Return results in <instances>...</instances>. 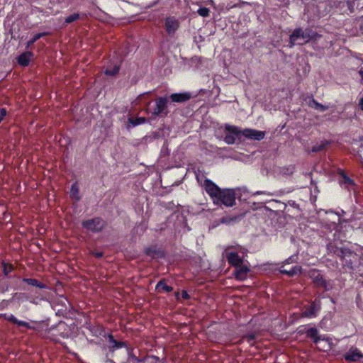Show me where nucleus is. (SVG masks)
<instances>
[{
    "label": "nucleus",
    "mask_w": 363,
    "mask_h": 363,
    "mask_svg": "<svg viewBox=\"0 0 363 363\" xmlns=\"http://www.w3.org/2000/svg\"><path fill=\"white\" fill-rule=\"evenodd\" d=\"M179 292H176L175 293V297L177 299H179Z\"/></svg>",
    "instance_id": "de8ad7c7"
},
{
    "label": "nucleus",
    "mask_w": 363,
    "mask_h": 363,
    "mask_svg": "<svg viewBox=\"0 0 363 363\" xmlns=\"http://www.w3.org/2000/svg\"><path fill=\"white\" fill-rule=\"evenodd\" d=\"M203 186L206 193L209 195L213 201L216 199L217 196L218 194H220L222 190L218 186H217L209 179H206L204 180Z\"/></svg>",
    "instance_id": "9b49d317"
},
{
    "label": "nucleus",
    "mask_w": 363,
    "mask_h": 363,
    "mask_svg": "<svg viewBox=\"0 0 363 363\" xmlns=\"http://www.w3.org/2000/svg\"><path fill=\"white\" fill-rule=\"evenodd\" d=\"M308 106L322 112L328 109V106L319 103L313 97V96H311V100L308 103Z\"/></svg>",
    "instance_id": "bb28decb"
},
{
    "label": "nucleus",
    "mask_w": 363,
    "mask_h": 363,
    "mask_svg": "<svg viewBox=\"0 0 363 363\" xmlns=\"http://www.w3.org/2000/svg\"><path fill=\"white\" fill-rule=\"evenodd\" d=\"M335 254L340 257L343 267L346 269H353L359 262L358 255L348 248L337 249Z\"/></svg>",
    "instance_id": "f257e3e1"
},
{
    "label": "nucleus",
    "mask_w": 363,
    "mask_h": 363,
    "mask_svg": "<svg viewBox=\"0 0 363 363\" xmlns=\"http://www.w3.org/2000/svg\"><path fill=\"white\" fill-rule=\"evenodd\" d=\"M144 253L152 259L162 258L164 257V251L157 245L145 247L144 249Z\"/></svg>",
    "instance_id": "4468645a"
},
{
    "label": "nucleus",
    "mask_w": 363,
    "mask_h": 363,
    "mask_svg": "<svg viewBox=\"0 0 363 363\" xmlns=\"http://www.w3.org/2000/svg\"><path fill=\"white\" fill-rule=\"evenodd\" d=\"M302 34L303 33L301 28H297L294 30V31L292 32L289 37V43L291 48L296 44L303 45L306 43L305 42H303Z\"/></svg>",
    "instance_id": "f3484780"
},
{
    "label": "nucleus",
    "mask_w": 363,
    "mask_h": 363,
    "mask_svg": "<svg viewBox=\"0 0 363 363\" xmlns=\"http://www.w3.org/2000/svg\"><path fill=\"white\" fill-rule=\"evenodd\" d=\"M331 144L330 140H322L320 143H317L312 147V152H318L323 151L326 149Z\"/></svg>",
    "instance_id": "a878e982"
},
{
    "label": "nucleus",
    "mask_w": 363,
    "mask_h": 363,
    "mask_svg": "<svg viewBox=\"0 0 363 363\" xmlns=\"http://www.w3.org/2000/svg\"><path fill=\"white\" fill-rule=\"evenodd\" d=\"M249 272L250 268L247 266L243 265L242 264V265H240L238 267L235 268L234 272L235 278L237 280L244 281L247 279Z\"/></svg>",
    "instance_id": "aec40b11"
},
{
    "label": "nucleus",
    "mask_w": 363,
    "mask_h": 363,
    "mask_svg": "<svg viewBox=\"0 0 363 363\" xmlns=\"http://www.w3.org/2000/svg\"><path fill=\"white\" fill-rule=\"evenodd\" d=\"M106 222L101 217H94L82 222L83 228L91 233H100L106 227Z\"/></svg>",
    "instance_id": "39448f33"
},
{
    "label": "nucleus",
    "mask_w": 363,
    "mask_h": 363,
    "mask_svg": "<svg viewBox=\"0 0 363 363\" xmlns=\"http://www.w3.org/2000/svg\"><path fill=\"white\" fill-rule=\"evenodd\" d=\"M359 75L361 76L362 79H363V69H361L359 71Z\"/></svg>",
    "instance_id": "c03bdc74"
},
{
    "label": "nucleus",
    "mask_w": 363,
    "mask_h": 363,
    "mask_svg": "<svg viewBox=\"0 0 363 363\" xmlns=\"http://www.w3.org/2000/svg\"><path fill=\"white\" fill-rule=\"evenodd\" d=\"M0 317L4 318L5 320L18 325V326L25 327L28 329H31V330L35 329L33 326L30 325L28 323L17 319L13 314L3 313V314L0 315Z\"/></svg>",
    "instance_id": "2eb2a0df"
},
{
    "label": "nucleus",
    "mask_w": 363,
    "mask_h": 363,
    "mask_svg": "<svg viewBox=\"0 0 363 363\" xmlns=\"http://www.w3.org/2000/svg\"><path fill=\"white\" fill-rule=\"evenodd\" d=\"M320 309V301L315 300L304 308V310L302 311V316L308 318H315Z\"/></svg>",
    "instance_id": "f8f14e48"
},
{
    "label": "nucleus",
    "mask_w": 363,
    "mask_h": 363,
    "mask_svg": "<svg viewBox=\"0 0 363 363\" xmlns=\"http://www.w3.org/2000/svg\"><path fill=\"white\" fill-rule=\"evenodd\" d=\"M182 297L184 300H189L190 299V295L188 294V292L186 290H183L182 291Z\"/></svg>",
    "instance_id": "ea45409f"
},
{
    "label": "nucleus",
    "mask_w": 363,
    "mask_h": 363,
    "mask_svg": "<svg viewBox=\"0 0 363 363\" xmlns=\"http://www.w3.org/2000/svg\"><path fill=\"white\" fill-rule=\"evenodd\" d=\"M242 135L248 139L260 141L264 139L265 133L264 131L255 129H245L242 132Z\"/></svg>",
    "instance_id": "ddd939ff"
},
{
    "label": "nucleus",
    "mask_w": 363,
    "mask_h": 363,
    "mask_svg": "<svg viewBox=\"0 0 363 363\" xmlns=\"http://www.w3.org/2000/svg\"><path fill=\"white\" fill-rule=\"evenodd\" d=\"M128 121L133 126H137V125H139L145 123V122L147 121V119L146 118H144V117H138V118H130L128 119Z\"/></svg>",
    "instance_id": "72a5a7b5"
},
{
    "label": "nucleus",
    "mask_w": 363,
    "mask_h": 363,
    "mask_svg": "<svg viewBox=\"0 0 363 363\" xmlns=\"http://www.w3.org/2000/svg\"><path fill=\"white\" fill-rule=\"evenodd\" d=\"M226 258L228 264L235 268L243 264V260L238 252H230L227 253Z\"/></svg>",
    "instance_id": "a211bd4d"
},
{
    "label": "nucleus",
    "mask_w": 363,
    "mask_h": 363,
    "mask_svg": "<svg viewBox=\"0 0 363 363\" xmlns=\"http://www.w3.org/2000/svg\"><path fill=\"white\" fill-rule=\"evenodd\" d=\"M338 174L341 176V177L344 180V182L347 184H349V185H353L354 183V181L350 178L349 177L347 174L342 169H340L339 172H338Z\"/></svg>",
    "instance_id": "f704fd0d"
},
{
    "label": "nucleus",
    "mask_w": 363,
    "mask_h": 363,
    "mask_svg": "<svg viewBox=\"0 0 363 363\" xmlns=\"http://www.w3.org/2000/svg\"><path fill=\"white\" fill-rule=\"evenodd\" d=\"M179 26V21L174 16H169L164 19V29L170 37L174 36Z\"/></svg>",
    "instance_id": "9d476101"
},
{
    "label": "nucleus",
    "mask_w": 363,
    "mask_h": 363,
    "mask_svg": "<svg viewBox=\"0 0 363 363\" xmlns=\"http://www.w3.org/2000/svg\"><path fill=\"white\" fill-rule=\"evenodd\" d=\"M49 33L48 32L38 33L35 34L33 38H31L27 43L26 45V48L28 49L30 48L37 40L40 38L48 35Z\"/></svg>",
    "instance_id": "7c9ffc66"
},
{
    "label": "nucleus",
    "mask_w": 363,
    "mask_h": 363,
    "mask_svg": "<svg viewBox=\"0 0 363 363\" xmlns=\"http://www.w3.org/2000/svg\"><path fill=\"white\" fill-rule=\"evenodd\" d=\"M359 106L361 109L363 111V97L360 99L359 100Z\"/></svg>",
    "instance_id": "37998d69"
},
{
    "label": "nucleus",
    "mask_w": 363,
    "mask_h": 363,
    "mask_svg": "<svg viewBox=\"0 0 363 363\" xmlns=\"http://www.w3.org/2000/svg\"><path fill=\"white\" fill-rule=\"evenodd\" d=\"M155 289L160 291L161 290L169 293L173 291V288L170 286L167 285L165 279H161L159 281L155 286Z\"/></svg>",
    "instance_id": "c85d7f7f"
},
{
    "label": "nucleus",
    "mask_w": 363,
    "mask_h": 363,
    "mask_svg": "<svg viewBox=\"0 0 363 363\" xmlns=\"http://www.w3.org/2000/svg\"><path fill=\"white\" fill-rule=\"evenodd\" d=\"M130 358L132 359V360L134 363H142L144 362L143 359H140V358L136 357L135 354H131Z\"/></svg>",
    "instance_id": "58836bf2"
},
{
    "label": "nucleus",
    "mask_w": 363,
    "mask_h": 363,
    "mask_svg": "<svg viewBox=\"0 0 363 363\" xmlns=\"http://www.w3.org/2000/svg\"><path fill=\"white\" fill-rule=\"evenodd\" d=\"M197 13L202 17H207L209 16L210 10L206 7H201L198 9Z\"/></svg>",
    "instance_id": "c9c22d12"
},
{
    "label": "nucleus",
    "mask_w": 363,
    "mask_h": 363,
    "mask_svg": "<svg viewBox=\"0 0 363 363\" xmlns=\"http://www.w3.org/2000/svg\"><path fill=\"white\" fill-rule=\"evenodd\" d=\"M92 255L96 258H101L104 257V253L102 252L95 251L92 252Z\"/></svg>",
    "instance_id": "a19ab883"
},
{
    "label": "nucleus",
    "mask_w": 363,
    "mask_h": 363,
    "mask_svg": "<svg viewBox=\"0 0 363 363\" xmlns=\"http://www.w3.org/2000/svg\"><path fill=\"white\" fill-rule=\"evenodd\" d=\"M155 106L151 112V118L167 116L169 112L167 108L168 99L166 96H160L155 99Z\"/></svg>",
    "instance_id": "423d86ee"
},
{
    "label": "nucleus",
    "mask_w": 363,
    "mask_h": 363,
    "mask_svg": "<svg viewBox=\"0 0 363 363\" xmlns=\"http://www.w3.org/2000/svg\"><path fill=\"white\" fill-rule=\"evenodd\" d=\"M299 333L306 334L308 338L313 340V342L318 344L320 340H324L321 335H319V332L316 328H310L306 331H300Z\"/></svg>",
    "instance_id": "412c9836"
},
{
    "label": "nucleus",
    "mask_w": 363,
    "mask_h": 363,
    "mask_svg": "<svg viewBox=\"0 0 363 363\" xmlns=\"http://www.w3.org/2000/svg\"><path fill=\"white\" fill-rule=\"evenodd\" d=\"M22 281L28 285H31L33 286H35L39 289H45L46 286L42 283L41 281H38L35 279L32 278H23Z\"/></svg>",
    "instance_id": "cd10ccee"
},
{
    "label": "nucleus",
    "mask_w": 363,
    "mask_h": 363,
    "mask_svg": "<svg viewBox=\"0 0 363 363\" xmlns=\"http://www.w3.org/2000/svg\"><path fill=\"white\" fill-rule=\"evenodd\" d=\"M243 339H245L248 343L251 344L256 339V335L254 333H247L243 336Z\"/></svg>",
    "instance_id": "e433bc0d"
},
{
    "label": "nucleus",
    "mask_w": 363,
    "mask_h": 363,
    "mask_svg": "<svg viewBox=\"0 0 363 363\" xmlns=\"http://www.w3.org/2000/svg\"><path fill=\"white\" fill-rule=\"evenodd\" d=\"M106 363H116V362H115V361H113V359H108L106 360Z\"/></svg>",
    "instance_id": "49530a36"
},
{
    "label": "nucleus",
    "mask_w": 363,
    "mask_h": 363,
    "mask_svg": "<svg viewBox=\"0 0 363 363\" xmlns=\"http://www.w3.org/2000/svg\"><path fill=\"white\" fill-rule=\"evenodd\" d=\"M151 358L154 359L155 361H159L160 358L157 356L152 355Z\"/></svg>",
    "instance_id": "a18cd8bd"
},
{
    "label": "nucleus",
    "mask_w": 363,
    "mask_h": 363,
    "mask_svg": "<svg viewBox=\"0 0 363 363\" xmlns=\"http://www.w3.org/2000/svg\"><path fill=\"white\" fill-rule=\"evenodd\" d=\"M225 130L228 132L224 138V141L228 145H233L235 143L236 138L239 137L242 132L236 126L226 124Z\"/></svg>",
    "instance_id": "1a4fd4ad"
},
{
    "label": "nucleus",
    "mask_w": 363,
    "mask_h": 363,
    "mask_svg": "<svg viewBox=\"0 0 363 363\" xmlns=\"http://www.w3.org/2000/svg\"><path fill=\"white\" fill-rule=\"evenodd\" d=\"M244 217V214H239L233 216H225L220 218V223L230 225L240 221Z\"/></svg>",
    "instance_id": "5701e85b"
},
{
    "label": "nucleus",
    "mask_w": 363,
    "mask_h": 363,
    "mask_svg": "<svg viewBox=\"0 0 363 363\" xmlns=\"http://www.w3.org/2000/svg\"><path fill=\"white\" fill-rule=\"evenodd\" d=\"M34 55L32 51H26L21 54L17 57V62L22 67H27L29 65L30 59Z\"/></svg>",
    "instance_id": "4be33fe9"
},
{
    "label": "nucleus",
    "mask_w": 363,
    "mask_h": 363,
    "mask_svg": "<svg viewBox=\"0 0 363 363\" xmlns=\"http://www.w3.org/2000/svg\"><path fill=\"white\" fill-rule=\"evenodd\" d=\"M120 70V65H116L111 68H106L104 74L107 76H111L113 77L116 75Z\"/></svg>",
    "instance_id": "473e14b6"
},
{
    "label": "nucleus",
    "mask_w": 363,
    "mask_h": 363,
    "mask_svg": "<svg viewBox=\"0 0 363 363\" xmlns=\"http://www.w3.org/2000/svg\"><path fill=\"white\" fill-rule=\"evenodd\" d=\"M298 261V255H293L286 259L282 263L279 269V272L281 274H285L289 276V277H293L295 275L301 273L302 267L301 266H294L290 269H284V265L289 264L292 263H296Z\"/></svg>",
    "instance_id": "0eeeda50"
},
{
    "label": "nucleus",
    "mask_w": 363,
    "mask_h": 363,
    "mask_svg": "<svg viewBox=\"0 0 363 363\" xmlns=\"http://www.w3.org/2000/svg\"><path fill=\"white\" fill-rule=\"evenodd\" d=\"M192 97L189 92L174 93L169 96L170 100L174 103H184Z\"/></svg>",
    "instance_id": "6ab92c4d"
},
{
    "label": "nucleus",
    "mask_w": 363,
    "mask_h": 363,
    "mask_svg": "<svg viewBox=\"0 0 363 363\" xmlns=\"http://www.w3.org/2000/svg\"><path fill=\"white\" fill-rule=\"evenodd\" d=\"M69 196L72 199L75 200L76 201H79L81 200V196L79 195V188L77 182H75L72 184L69 191Z\"/></svg>",
    "instance_id": "393cba45"
},
{
    "label": "nucleus",
    "mask_w": 363,
    "mask_h": 363,
    "mask_svg": "<svg viewBox=\"0 0 363 363\" xmlns=\"http://www.w3.org/2000/svg\"><path fill=\"white\" fill-rule=\"evenodd\" d=\"M302 40L303 42L308 43L310 40L315 39L317 33L313 31L310 28L302 29Z\"/></svg>",
    "instance_id": "b1692460"
},
{
    "label": "nucleus",
    "mask_w": 363,
    "mask_h": 363,
    "mask_svg": "<svg viewBox=\"0 0 363 363\" xmlns=\"http://www.w3.org/2000/svg\"><path fill=\"white\" fill-rule=\"evenodd\" d=\"M99 330V335L107 339V348L111 354H113L116 350L121 348L128 349V344L127 342L116 340L112 333L106 334L103 326H100Z\"/></svg>",
    "instance_id": "7ed1b4c3"
},
{
    "label": "nucleus",
    "mask_w": 363,
    "mask_h": 363,
    "mask_svg": "<svg viewBox=\"0 0 363 363\" xmlns=\"http://www.w3.org/2000/svg\"><path fill=\"white\" fill-rule=\"evenodd\" d=\"M1 266L4 276H8L14 270V266L11 263L6 262L5 261L1 262Z\"/></svg>",
    "instance_id": "2f4dec72"
},
{
    "label": "nucleus",
    "mask_w": 363,
    "mask_h": 363,
    "mask_svg": "<svg viewBox=\"0 0 363 363\" xmlns=\"http://www.w3.org/2000/svg\"><path fill=\"white\" fill-rule=\"evenodd\" d=\"M344 358L347 362H357L363 358V354L358 348L352 347L344 354Z\"/></svg>",
    "instance_id": "dca6fc26"
},
{
    "label": "nucleus",
    "mask_w": 363,
    "mask_h": 363,
    "mask_svg": "<svg viewBox=\"0 0 363 363\" xmlns=\"http://www.w3.org/2000/svg\"><path fill=\"white\" fill-rule=\"evenodd\" d=\"M45 331L46 337L56 342H60L61 338H68L70 335V329L65 322H60Z\"/></svg>",
    "instance_id": "f03ea898"
},
{
    "label": "nucleus",
    "mask_w": 363,
    "mask_h": 363,
    "mask_svg": "<svg viewBox=\"0 0 363 363\" xmlns=\"http://www.w3.org/2000/svg\"><path fill=\"white\" fill-rule=\"evenodd\" d=\"M262 194V192H261V191H257V192L255 193V194Z\"/></svg>",
    "instance_id": "09e8293b"
},
{
    "label": "nucleus",
    "mask_w": 363,
    "mask_h": 363,
    "mask_svg": "<svg viewBox=\"0 0 363 363\" xmlns=\"http://www.w3.org/2000/svg\"><path fill=\"white\" fill-rule=\"evenodd\" d=\"M309 277L316 287H321L328 291L330 288L328 281L318 269H313L309 272Z\"/></svg>",
    "instance_id": "6e6552de"
},
{
    "label": "nucleus",
    "mask_w": 363,
    "mask_h": 363,
    "mask_svg": "<svg viewBox=\"0 0 363 363\" xmlns=\"http://www.w3.org/2000/svg\"><path fill=\"white\" fill-rule=\"evenodd\" d=\"M6 114H7V110L5 108H0V123L2 122V121L4 120V118L6 116Z\"/></svg>",
    "instance_id": "4c0bfd02"
},
{
    "label": "nucleus",
    "mask_w": 363,
    "mask_h": 363,
    "mask_svg": "<svg viewBox=\"0 0 363 363\" xmlns=\"http://www.w3.org/2000/svg\"><path fill=\"white\" fill-rule=\"evenodd\" d=\"M83 15H84V13H72L71 15L67 16L65 18V21L63 23L64 26H66L67 25L72 23L73 22L77 21L78 20H79L81 18V16Z\"/></svg>",
    "instance_id": "c756f323"
},
{
    "label": "nucleus",
    "mask_w": 363,
    "mask_h": 363,
    "mask_svg": "<svg viewBox=\"0 0 363 363\" xmlns=\"http://www.w3.org/2000/svg\"><path fill=\"white\" fill-rule=\"evenodd\" d=\"M7 306V301L6 300H3L1 303H0V309H4Z\"/></svg>",
    "instance_id": "79ce46f5"
},
{
    "label": "nucleus",
    "mask_w": 363,
    "mask_h": 363,
    "mask_svg": "<svg viewBox=\"0 0 363 363\" xmlns=\"http://www.w3.org/2000/svg\"><path fill=\"white\" fill-rule=\"evenodd\" d=\"M235 192L233 189H225L221 190L213 203L217 205L223 204L225 206L232 207L235 204Z\"/></svg>",
    "instance_id": "20e7f679"
}]
</instances>
